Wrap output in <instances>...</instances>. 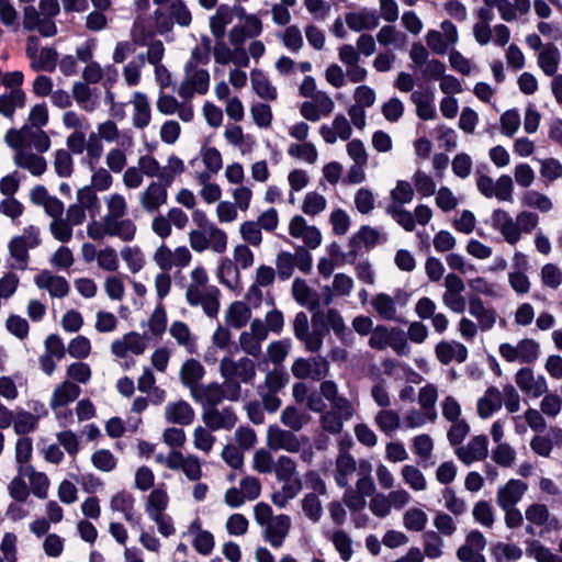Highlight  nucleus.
<instances>
[{
    "label": "nucleus",
    "instance_id": "1",
    "mask_svg": "<svg viewBox=\"0 0 562 562\" xmlns=\"http://www.w3.org/2000/svg\"><path fill=\"white\" fill-rule=\"evenodd\" d=\"M38 228L29 226L24 229L23 235L14 236L9 245L11 258L14 260L10 266L13 269L25 270L29 265V250L37 247L41 243Z\"/></svg>",
    "mask_w": 562,
    "mask_h": 562
},
{
    "label": "nucleus",
    "instance_id": "2",
    "mask_svg": "<svg viewBox=\"0 0 562 562\" xmlns=\"http://www.w3.org/2000/svg\"><path fill=\"white\" fill-rule=\"evenodd\" d=\"M355 409L347 398H338L330 404V409L321 415L319 423L322 428L331 435H338L342 431L344 423L351 419Z\"/></svg>",
    "mask_w": 562,
    "mask_h": 562
},
{
    "label": "nucleus",
    "instance_id": "3",
    "mask_svg": "<svg viewBox=\"0 0 562 562\" xmlns=\"http://www.w3.org/2000/svg\"><path fill=\"white\" fill-rule=\"evenodd\" d=\"M220 372L225 380L235 379L245 384H249L256 376V364L247 357H243L238 360L224 357L220 362Z\"/></svg>",
    "mask_w": 562,
    "mask_h": 562
},
{
    "label": "nucleus",
    "instance_id": "4",
    "mask_svg": "<svg viewBox=\"0 0 562 562\" xmlns=\"http://www.w3.org/2000/svg\"><path fill=\"white\" fill-rule=\"evenodd\" d=\"M154 16L161 32L170 31L173 22L180 26H189L192 22L191 12L182 0L172 1L168 8V14L157 9Z\"/></svg>",
    "mask_w": 562,
    "mask_h": 562
},
{
    "label": "nucleus",
    "instance_id": "5",
    "mask_svg": "<svg viewBox=\"0 0 562 562\" xmlns=\"http://www.w3.org/2000/svg\"><path fill=\"white\" fill-rule=\"evenodd\" d=\"M268 446L272 450L283 449L292 453L301 450V442L294 432L281 429L277 425L270 426L268 429Z\"/></svg>",
    "mask_w": 562,
    "mask_h": 562
},
{
    "label": "nucleus",
    "instance_id": "6",
    "mask_svg": "<svg viewBox=\"0 0 562 562\" xmlns=\"http://www.w3.org/2000/svg\"><path fill=\"white\" fill-rule=\"evenodd\" d=\"M528 490L527 483L510 479L497 491L496 502L502 509L515 506Z\"/></svg>",
    "mask_w": 562,
    "mask_h": 562
},
{
    "label": "nucleus",
    "instance_id": "7",
    "mask_svg": "<svg viewBox=\"0 0 562 562\" xmlns=\"http://www.w3.org/2000/svg\"><path fill=\"white\" fill-rule=\"evenodd\" d=\"M204 424L212 430H218L221 428L232 429L237 417L231 407H225L218 411L216 407L205 408L202 415Z\"/></svg>",
    "mask_w": 562,
    "mask_h": 562
},
{
    "label": "nucleus",
    "instance_id": "8",
    "mask_svg": "<svg viewBox=\"0 0 562 562\" xmlns=\"http://www.w3.org/2000/svg\"><path fill=\"white\" fill-rule=\"evenodd\" d=\"M35 284L45 289L54 297H65L69 293V284L64 277L54 276L48 270H43L35 277Z\"/></svg>",
    "mask_w": 562,
    "mask_h": 562
},
{
    "label": "nucleus",
    "instance_id": "9",
    "mask_svg": "<svg viewBox=\"0 0 562 562\" xmlns=\"http://www.w3.org/2000/svg\"><path fill=\"white\" fill-rule=\"evenodd\" d=\"M487 437L484 435L473 437L467 448H460L457 451L458 458L467 465L473 461H481L487 457Z\"/></svg>",
    "mask_w": 562,
    "mask_h": 562
},
{
    "label": "nucleus",
    "instance_id": "10",
    "mask_svg": "<svg viewBox=\"0 0 562 562\" xmlns=\"http://www.w3.org/2000/svg\"><path fill=\"white\" fill-rule=\"evenodd\" d=\"M191 396L195 402L203 405L204 411L205 408L216 407L224 400V387L216 382L201 384Z\"/></svg>",
    "mask_w": 562,
    "mask_h": 562
},
{
    "label": "nucleus",
    "instance_id": "11",
    "mask_svg": "<svg viewBox=\"0 0 562 562\" xmlns=\"http://www.w3.org/2000/svg\"><path fill=\"white\" fill-rule=\"evenodd\" d=\"M105 233L110 237H119L123 241H131L136 234V225L130 218H112L103 216Z\"/></svg>",
    "mask_w": 562,
    "mask_h": 562
},
{
    "label": "nucleus",
    "instance_id": "12",
    "mask_svg": "<svg viewBox=\"0 0 562 562\" xmlns=\"http://www.w3.org/2000/svg\"><path fill=\"white\" fill-rule=\"evenodd\" d=\"M437 359L445 366L449 364L452 360L462 363L468 358L467 347L458 341H446L442 340L437 344L436 348Z\"/></svg>",
    "mask_w": 562,
    "mask_h": 562
},
{
    "label": "nucleus",
    "instance_id": "13",
    "mask_svg": "<svg viewBox=\"0 0 562 562\" xmlns=\"http://www.w3.org/2000/svg\"><path fill=\"white\" fill-rule=\"evenodd\" d=\"M167 189L160 182H151L140 195V204L148 213L156 212L167 202Z\"/></svg>",
    "mask_w": 562,
    "mask_h": 562
},
{
    "label": "nucleus",
    "instance_id": "14",
    "mask_svg": "<svg viewBox=\"0 0 562 562\" xmlns=\"http://www.w3.org/2000/svg\"><path fill=\"white\" fill-rule=\"evenodd\" d=\"M205 373L204 367L195 359H188L184 361L180 369V381L183 386L190 390V393L193 394V391L201 385L200 381L203 379Z\"/></svg>",
    "mask_w": 562,
    "mask_h": 562
},
{
    "label": "nucleus",
    "instance_id": "15",
    "mask_svg": "<svg viewBox=\"0 0 562 562\" xmlns=\"http://www.w3.org/2000/svg\"><path fill=\"white\" fill-rule=\"evenodd\" d=\"M290 529V518L286 515L277 516L271 522L267 524L265 539L274 548L282 546L284 538Z\"/></svg>",
    "mask_w": 562,
    "mask_h": 562
},
{
    "label": "nucleus",
    "instance_id": "16",
    "mask_svg": "<svg viewBox=\"0 0 562 562\" xmlns=\"http://www.w3.org/2000/svg\"><path fill=\"white\" fill-rule=\"evenodd\" d=\"M165 417L169 423L187 426L193 422L194 411L186 401H179L166 406Z\"/></svg>",
    "mask_w": 562,
    "mask_h": 562
},
{
    "label": "nucleus",
    "instance_id": "17",
    "mask_svg": "<svg viewBox=\"0 0 562 562\" xmlns=\"http://www.w3.org/2000/svg\"><path fill=\"white\" fill-rule=\"evenodd\" d=\"M412 102L416 105V114L420 120H434L437 115L432 104L434 93L431 90L413 91L411 94Z\"/></svg>",
    "mask_w": 562,
    "mask_h": 562
},
{
    "label": "nucleus",
    "instance_id": "18",
    "mask_svg": "<svg viewBox=\"0 0 562 562\" xmlns=\"http://www.w3.org/2000/svg\"><path fill=\"white\" fill-rule=\"evenodd\" d=\"M346 23L352 31L373 30L379 25V15L374 10L350 12L346 15Z\"/></svg>",
    "mask_w": 562,
    "mask_h": 562
},
{
    "label": "nucleus",
    "instance_id": "19",
    "mask_svg": "<svg viewBox=\"0 0 562 562\" xmlns=\"http://www.w3.org/2000/svg\"><path fill=\"white\" fill-rule=\"evenodd\" d=\"M14 162L18 167L27 169L33 176H41L46 171V160L36 154L18 150L14 156Z\"/></svg>",
    "mask_w": 562,
    "mask_h": 562
},
{
    "label": "nucleus",
    "instance_id": "20",
    "mask_svg": "<svg viewBox=\"0 0 562 562\" xmlns=\"http://www.w3.org/2000/svg\"><path fill=\"white\" fill-rule=\"evenodd\" d=\"M18 472L22 476H29L32 493L38 498H46L49 486L47 476L42 472H36L32 465L19 467Z\"/></svg>",
    "mask_w": 562,
    "mask_h": 562
},
{
    "label": "nucleus",
    "instance_id": "21",
    "mask_svg": "<svg viewBox=\"0 0 562 562\" xmlns=\"http://www.w3.org/2000/svg\"><path fill=\"white\" fill-rule=\"evenodd\" d=\"M80 387L72 382L65 381L54 390L50 400V407L57 409L77 400L80 395Z\"/></svg>",
    "mask_w": 562,
    "mask_h": 562
},
{
    "label": "nucleus",
    "instance_id": "22",
    "mask_svg": "<svg viewBox=\"0 0 562 562\" xmlns=\"http://www.w3.org/2000/svg\"><path fill=\"white\" fill-rule=\"evenodd\" d=\"M251 317L250 307L240 301L233 302L225 314L226 323L236 329L243 328Z\"/></svg>",
    "mask_w": 562,
    "mask_h": 562
},
{
    "label": "nucleus",
    "instance_id": "23",
    "mask_svg": "<svg viewBox=\"0 0 562 562\" xmlns=\"http://www.w3.org/2000/svg\"><path fill=\"white\" fill-rule=\"evenodd\" d=\"M134 115H133V125L136 128L143 130L150 123V105L146 94L142 92L134 93Z\"/></svg>",
    "mask_w": 562,
    "mask_h": 562
},
{
    "label": "nucleus",
    "instance_id": "24",
    "mask_svg": "<svg viewBox=\"0 0 562 562\" xmlns=\"http://www.w3.org/2000/svg\"><path fill=\"white\" fill-rule=\"evenodd\" d=\"M502 407L501 392L495 386H490L485 395L477 401V414L485 419Z\"/></svg>",
    "mask_w": 562,
    "mask_h": 562
},
{
    "label": "nucleus",
    "instance_id": "25",
    "mask_svg": "<svg viewBox=\"0 0 562 562\" xmlns=\"http://www.w3.org/2000/svg\"><path fill=\"white\" fill-rule=\"evenodd\" d=\"M233 22V9L221 4L210 20V29L215 38H224L225 29Z\"/></svg>",
    "mask_w": 562,
    "mask_h": 562
},
{
    "label": "nucleus",
    "instance_id": "26",
    "mask_svg": "<svg viewBox=\"0 0 562 562\" xmlns=\"http://www.w3.org/2000/svg\"><path fill=\"white\" fill-rule=\"evenodd\" d=\"M560 61V52L558 47L553 44H547L546 47L540 52L538 64L542 71L547 76H557L555 72L558 70Z\"/></svg>",
    "mask_w": 562,
    "mask_h": 562
},
{
    "label": "nucleus",
    "instance_id": "27",
    "mask_svg": "<svg viewBox=\"0 0 562 562\" xmlns=\"http://www.w3.org/2000/svg\"><path fill=\"white\" fill-rule=\"evenodd\" d=\"M25 105V93L22 89H12L10 93L0 95V113L5 117H12L15 108Z\"/></svg>",
    "mask_w": 562,
    "mask_h": 562
},
{
    "label": "nucleus",
    "instance_id": "28",
    "mask_svg": "<svg viewBox=\"0 0 562 562\" xmlns=\"http://www.w3.org/2000/svg\"><path fill=\"white\" fill-rule=\"evenodd\" d=\"M250 77L252 89L258 97L271 101L277 99L276 88L270 83L269 79L261 70L254 69Z\"/></svg>",
    "mask_w": 562,
    "mask_h": 562
},
{
    "label": "nucleus",
    "instance_id": "29",
    "mask_svg": "<svg viewBox=\"0 0 562 562\" xmlns=\"http://www.w3.org/2000/svg\"><path fill=\"white\" fill-rule=\"evenodd\" d=\"M371 305L381 318L386 319V321H392L395 318V315H396L395 302L390 295H387L385 293L376 294L372 299Z\"/></svg>",
    "mask_w": 562,
    "mask_h": 562
},
{
    "label": "nucleus",
    "instance_id": "30",
    "mask_svg": "<svg viewBox=\"0 0 562 562\" xmlns=\"http://www.w3.org/2000/svg\"><path fill=\"white\" fill-rule=\"evenodd\" d=\"M168 495L167 492L161 488H155L150 492L146 502V512L149 517H154L156 515H160L165 513L168 506Z\"/></svg>",
    "mask_w": 562,
    "mask_h": 562
},
{
    "label": "nucleus",
    "instance_id": "31",
    "mask_svg": "<svg viewBox=\"0 0 562 562\" xmlns=\"http://www.w3.org/2000/svg\"><path fill=\"white\" fill-rule=\"evenodd\" d=\"M528 544L526 553L529 557H533L537 562H562V558L552 553L547 547H544L538 540H527Z\"/></svg>",
    "mask_w": 562,
    "mask_h": 562
},
{
    "label": "nucleus",
    "instance_id": "32",
    "mask_svg": "<svg viewBox=\"0 0 562 562\" xmlns=\"http://www.w3.org/2000/svg\"><path fill=\"white\" fill-rule=\"evenodd\" d=\"M290 375L282 369H273L266 374L263 386L265 391L279 393L289 382Z\"/></svg>",
    "mask_w": 562,
    "mask_h": 562
},
{
    "label": "nucleus",
    "instance_id": "33",
    "mask_svg": "<svg viewBox=\"0 0 562 562\" xmlns=\"http://www.w3.org/2000/svg\"><path fill=\"white\" fill-rule=\"evenodd\" d=\"M38 417L30 412L21 411L14 416L13 428L16 435H26L37 427Z\"/></svg>",
    "mask_w": 562,
    "mask_h": 562
},
{
    "label": "nucleus",
    "instance_id": "34",
    "mask_svg": "<svg viewBox=\"0 0 562 562\" xmlns=\"http://www.w3.org/2000/svg\"><path fill=\"white\" fill-rule=\"evenodd\" d=\"M437 397V389L431 384H428L419 390L418 402L420 406L426 411L430 420H435L437 417L435 412Z\"/></svg>",
    "mask_w": 562,
    "mask_h": 562
},
{
    "label": "nucleus",
    "instance_id": "35",
    "mask_svg": "<svg viewBox=\"0 0 562 562\" xmlns=\"http://www.w3.org/2000/svg\"><path fill=\"white\" fill-rule=\"evenodd\" d=\"M491 551L497 562H503V558L508 561H517L522 557V550L514 543L497 542Z\"/></svg>",
    "mask_w": 562,
    "mask_h": 562
},
{
    "label": "nucleus",
    "instance_id": "36",
    "mask_svg": "<svg viewBox=\"0 0 562 562\" xmlns=\"http://www.w3.org/2000/svg\"><path fill=\"white\" fill-rule=\"evenodd\" d=\"M220 281L233 289L239 279V271L237 265L228 258L222 260L218 267Z\"/></svg>",
    "mask_w": 562,
    "mask_h": 562
},
{
    "label": "nucleus",
    "instance_id": "37",
    "mask_svg": "<svg viewBox=\"0 0 562 562\" xmlns=\"http://www.w3.org/2000/svg\"><path fill=\"white\" fill-rule=\"evenodd\" d=\"M273 471L279 482L292 481L296 473V464L290 457L280 456L274 462Z\"/></svg>",
    "mask_w": 562,
    "mask_h": 562
},
{
    "label": "nucleus",
    "instance_id": "38",
    "mask_svg": "<svg viewBox=\"0 0 562 562\" xmlns=\"http://www.w3.org/2000/svg\"><path fill=\"white\" fill-rule=\"evenodd\" d=\"M400 415L392 409L380 411L375 416V423L381 431L391 434L400 427Z\"/></svg>",
    "mask_w": 562,
    "mask_h": 562
},
{
    "label": "nucleus",
    "instance_id": "39",
    "mask_svg": "<svg viewBox=\"0 0 562 562\" xmlns=\"http://www.w3.org/2000/svg\"><path fill=\"white\" fill-rule=\"evenodd\" d=\"M519 361L522 363H533L540 353L539 344L530 338L521 339L518 344Z\"/></svg>",
    "mask_w": 562,
    "mask_h": 562
},
{
    "label": "nucleus",
    "instance_id": "40",
    "mask_svg": "<svg viewBox=\"0 0 562 562\" xmlns=\"http://www.w3.org/2000/svg\"><path fill=\"white\" fill-rule=\"evenodd\" d=\"M290 348L291 340L288 338L272 341L267 348L269 360L276 366L281 364L288 357Z\"/></svg>",
    "mask_w": 562,
    "mask_h": 562
},
{
    "label": "nucleus",
    "instance_id": "41",
    "mask_svg": "<svg viewBox=\"0 0 562 562\" xmlns=\"http://www.w3.org/2000/svg\"><path fill=\"white\" fill-rule=\"evenodd\" d=\"M333 544L342 561L347 562L352 555V540L344 530H336L331 537Z\"/></svg>",
    "mask_w": 562,
    "mask_h": 562
},
{
    "label": "nucleus",
    "instance_id": "42",
    "mask_svg": "<svg viewBox=\"0 0 562 562\" xmlns=\"http://www.w3.org/2000/svg\"><path fill=\"white\" fill-rule=\"evenodd\" d=\"M72 97L77 103L87 112L95 109V102L91 101V89L85 82H76L72 87Z\"/></svg>",
    "mask_w": 562,
    "mask_h": 562
},
{
    "label": "nucleus",
    "instance_id": "43",
    "mask_svg": "<svg viewBox=\"0 0 562 562\" xmlns=\"http://www.w3.org/2000/svg\"><path fill=\"white\" fill-rule=\"evenodd\" d=\"M424 552L429 559H437L442 554V539L438 532L429 530L424 532Z\"/></svg>",
    "mask_w": 562,
    "mask_h": 562
},
{
    "label": "nucleus",
    "instance_id": "44",
    "mask_svg": "<svg viewBox=\"0 0 562 562\" xmlns=\"http://www.w3.org/2000/svg\"><path fill=\"white\" fill-rule=\"evenodd\" d=\"M379 237L380 234L375 228L363 225L359 232L350 238V244L355 247H360L361 243H363L367 248H372L376 245Z\"/></svg>",
    "mask_w": 562,
    "mask_h": 562
},
{
    "label": "nucleus",
    "instance_id": "45",
    "mask_svg": "<svg viewBox=\"0 0 562 562\" xmlns=\"http://www.w3.org/2000/svg\"><path fill=\"white\" fill-rule=\"evenodd\" d=\"M277 273L280 280H288L292 277L295 268V258L288 251H281L276 260Z\"/></svg>",
    "mask_w": 562,
    "mask_h": 562
},
{
    "label": "nucleus",
    "instance_id": "46",
    "mask_svg": "<svg viewBox=\"0 0 562 562\" xmlns=\"http://www.w3.org/2000/svg\"><path fill=\"white\" fill-rule=\"evenodd\" d=\"M218 296H220V290L216 286L211 285V286L206 288V290L204 292V297H203L202 302L200 303V305L202 306L204 313L209 317H215L218 313V310H220Z\"/></svg>",
    "mask_w": 562,
    "mask_h": 562
},
{
    "label": "nucleus",
    "instance_id": "47",
    "mask_svg": "<svg viewBox=\"0 0 562 562\" xmlns=\"http://www.w3.org/2000/svg\"><path fill=\"white\" fill-rule=\"evenodd\" d=\"M55 172L59 177L68 178L72 173V158L68 150L58 149L55 154L54 160Z\"/></svg>",
    "mask_w": 562,
    "mask_h": 562
},
{
    "label": "nucleus",
    "instance_id": "48",
    "mask_svg": "<svg viewBox=\"0 0 562 562\" xmlns=\"http://www.w3.org/2000/svg\"><path fill=\"white\" fill-rule=\"evenodd\" d=\"M402 475L406 484L415 491H423L426 488V480L424 474L414 465H404Z\"/></svg>",
    "mask_w": 562,
    "mask_h": 562
},
{
    "label": "nucleus",
    "instance_id": "49",
    "mask_svg": "<svg viewBox=\"0 0 562 562\" xmlns=\"http://www.w3.org/2000/svg\"><path fill=\"white\" fill-rule=\"evenodd\" d=\"M92 464L100 471L110 472L116 467V459L110 450L100 449L91 456Z\"/></svg>",
    "mask_w": 562,
    "mask_h": 562
},
{
    "label": "nucleus",
    "instance_id": "50",
    "mask_svg": "<svg viewBox=\"0 0 562 562\" xmlns=\"http://www.w3.org/2000/svg\"><path fill=\"white\" fill-rule=\"evenodd\" d=\"M121 257L133 273L138 272L144 267V257L138 247H124L121 250Z\"/></svg>",
    "mask_w": 562,
    "mask_h": 562
},
{
    "label": "nucleus",
    "instance_id": "51",
    "mask_svg": "<svg viewBox=\"0 0 562 562\" xmlns=\"http://www.w3.org/2000/svg\"><path fill=\"white\" fill-rule=\"evenodd\" d=\"M403 520L408 530L422 531L427 524V515L419 508H412L404 514Z\"/></svg>",
    "mask_w": 562,
    "mask_h": 562
},
{
    "label": "nucleus",
    "instance_id": "52",
    "mask_svg": "<svg viewBox=\"0 0 562 562\" xmlns=\"http://www.w3.org/2000/svg\"><path fill=\"white\" fill-rule=\"evenodd\" d=\"M501 132L502 134L512 137L520 125V116L517 110H507L501 115Z\"/></svg>",
    "mask_w": 562,
    "mask_h": 562
},
{
    "label": "nucleus",
    "instance_id": "53",
    "mask_svg": "<svg viewBox=\"0 0 562 562\" xmlns=\"http://www.w3.org/2000/svg\"><path fill=\"white\" fill-rule=\"evenodd\" d=\"M387 213L401 225L406 232L415 229L414 215L404 210L402 206L391 205L387 207Z\"/></svg>",
    "mask_w": 562,
    "mask_h": 562
},
{
    "label": "nucleus",
    "instance_id": "54",
    "mask_svg": "<svg viewBox=\"0 0 562 562\" xmlns=\"http://www.w3.org/2000/svg\"><path fill=\"white\" fill-rule=\"evenodd\" d=\"M389 346L398 355V356H408L411 352V347L407 342V337L398 327H393L391 329V337L389 341Z\"/></svg>",
    "mask_w": 562,
    "mask_h": 562
},
{
    "label": "nucleus",
    "instance_id": "55",
    "mask_svg": "<svg viewBox=\"0 0 562 562\" xmlns=\"http://www.w3.org/2000/svg\"><path fill=\"white\" fill-rule=\"evenodd\" d=\"M326 207V199L317 192H308L303 201L302 211L307 215H316Z\"/></svg>",
    "mask_w": 562,
    "mask_h": 562
},
{
    "label": "nucleus",
    "instance_id": "56",
    "mask_svg": "<svg viewBox=\"0 0 562 562\" xmlns=\"http://www.w3.org/2000/svg\"><path fill=\"white\" fill-rule=\"evenodd\" d=\"M302 508L305 515L313 521L319 520L323 508L318 496L315 493H308L302 501Z\"/></svg>",
    "mask_w": 562,
    "mask_h": 562
},
{
    "label": "nucleus",
    "instance_id": "57",
    "mask_svg": "<svg viewBox=\"0 0 562 562\" xmlns=\"http://www.w3.org/2000/svg\"><path fill=\"white\" fill-rule=\"evenodd\" d=\"M33 452V442L29 437H21L15 443V460L19 467H27Z\"/></svg>",
    "mask_w": 562,
    "mask_h": 562
},
{
    "label": "nucleus",
    "instance_id": "58",
    "mask_svg": "<svg viewBox=\"0 0 562 562\" xmlns=\"http://www.w3.org/2000/svg\"><path fill=\"white\" fill-rule=\"evenodd\" d=\"M414 186L423 196H430L436 192L434 179L425 172L417 170L413 177Z\"/></svg>",
    "mask_w": 562,
    "mask_h": 562
},
{
    "label": "nucleus",
    "instance_id": "59",
    "mask_svg": "<svg viewBox=\"0 0 562 562\" xmlns=\"http://www.w3.org/2000/svg\"><path fill=\"white\" fill-rule=\"evenodd\" d=\"M243 239L252 246H259L262 240L261 227L257 222L246 221L240 225Z\"/></svg>",
    "mask_w": 562,
    "mask_h": 562
},
{
    "label": "nucleus",
    "instance_id": "60",
    "mask_svg": "<svg viewBox=\"0 0 562 562\" xmlns=\"http://www.w3.org/2000/svg\"><path fill=\"white\" fill-rule=\"evenodd\" d=\"M391 196L394 202L402 204L409 203L414 198V189L408 181L398 180L396 187L391 191Z\"/></svg>",
    "mask_w": 562,
    "mask_h": 562
},
{
    "label": "nucleus",
    "instance_id": "61",
    "mask_svg": "<svg viewBox=\"0 0 562 562\" xmlns=\"http://www.w3.org/2000/svg\"><path fill=\"white\" fill-rule=\"evenodd\" d=\"M91 350L90 340L85 336H77L68 345V353L76 359H85Z\"/></svg>",
    "mask_w": 562,
    "mask_h": 562
},
{
    "label": "nucleus",
    "instance_id": "62",
    "mask_svg": "<svg viewBox=\"0 0 562 562\" xmlns=\"http://www.w3.org/2000/svg\"><path fill=\"white\" fill-rule=\"evenodd\" d=\"M391 330L385 325H378L371 331L369 346L376 350H383L389 346Z\"/></svg>",
    "mask_w": 562,
    "mask_h": 562
},
{
    "label": "nucleus",
    "instance_id": "63",
    "mask_svg": "<svg viewBox=\"0 0 562 562\" xmlns=\"http://www.w3.org/2000/svg\"><path fill=\"white\" fill-rule=\"evenodd\" d=\"M474 519L485 527H492L494 524V515L488 502L480 501L473 508Z\"/></svg>",
    "mask_w": 562,
    "mask_h": 562
},
{
    "label": "nucleus",
    "instance_id": "64",
    "mask_svg": "<svg viewBox=\"0 0 562 562\" xmlns=\"http://www.w3.org/2000/svg\"><path fill=\"white\" fill-rule=\"evenodd\" d=\"M541 162V169L540 173L541 176L547 179L548 181H555L560 177H562V165L561 162L555 158H548L540 161Z\"/></svg>",
    "mask_w": 562,
    "mask_h": 562
}]
</instances>
